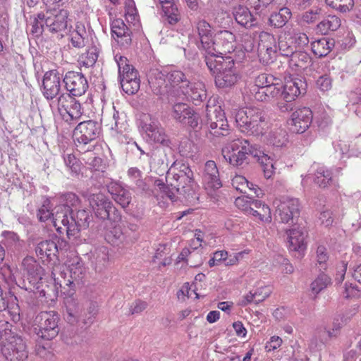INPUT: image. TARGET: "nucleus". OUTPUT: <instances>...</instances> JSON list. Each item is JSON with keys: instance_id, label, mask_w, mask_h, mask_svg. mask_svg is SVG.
<instances>
[{"instance_id": "obj_1", "label": "nucleus", "mask_w": 361, "mask_h": 361, "mask_svg": "<svg viewBox=\"0 0 361 361\" xmlns=\"http://www.w3.org/2000/svg\"><path fill=\"white\" fill-rule=\"evenodd\" d=\"M221 154L226 162L234 167L244 168L252 157L261 164L264 176L269 178L274 171V160L248 140L236 139L226 144L221 149Z\"/></svg>"}, {"instance_id": "obj_2", "label": "nucleus", "mask_w": 361, "mask_h": 361, "mask_svg": "<svg viewBox=\"0 0 361 361\" xmlns=\"http://www.w3.org/2000/svg\"><path fill=\"white\" fill-rule=\"evenodd\" d=\"M265 89H259L254 94L256 100L270 102L278 100L277 106L283 112L293 110V102L300 95L306 92L307 83L302 78H293L286 81L283 85L277 81L273 82Z\"/></svg>"}, {"instance_id": "obj_3", "label": "nucleus", "mask_w": 361, "mask_h": 361, "mask_svg": "<svg viewBox=\"0 0 361 361\" xmlns=\"http://www.w3.org/2000/svg\"><path fill=\"white\" fill-rule=\"evenodd\" d=\"M205 63L214 75L215 84L219 88L231 87L240 79L235 61L231 56H222L216 54L214 56H205Z\"/></svg>"}, {"instance_id": "obj_4", "label": "nucleus", "mask_w": 361, "mask_h": 361, "mask_svg": "<svg viewBox=\"0 0 361 361\" xmlns=\"http://www.w3.org/2000/svg\"><path fill=\"white\" fill-rule=\"evenodd\" d=\"M235 119L240 130L247 135L258 137L266 133V116L260 109L250 107L240 109L235 114Z\"/></svg>"}, {"instance_id": "obj_5", "label": "nucleus", "mask_w": 361, "mask_h": 361, "mask_svg": "<svg viewBox=\"0 0 361 361\" xmlns=\"http://www.w3.org/2000/svg\"><path fill=\"white\" fill-rule=\"evenodd\" d=\"M235 119L240 130L247 135L258 137L266 133V116L260 109L250 107L240 109L235 114Z\"/></svg>"}, {"instance_id": "obj_6", "label": "nucleus", "mask_w": 361, "mask_h": 361, "mask_svg": "<svg viewBox=\"0 0 361 361\" xmlns=\"http://www.w3.org/2000/svg\"><path fill=\"white\" fill-rule=\"evenodd\" d=\"M138 127L148 142L160 143L169 147L171 141L159 120L152 115L142 113L139 116Z\"/></svg>"}, {"instance_id": "obj_7", "label": "nucleus", "mask_w": 361, "mask_h": 361, "mask_svg": "<svg viewBox=\"0 0 361 361\" xmlns=\"http://www.w3.org/2000/svg\"><path fill=\"white\" fill-rule=\"evenodd\" d=\"M176 94V92L169 94L168 102L172 104L171 117L180 124L196 129L199 126L198 114L185 102L178 100V98L175 97Z\"/></svg>"}, {"instance_id": "obj_8", "label": "nucleus", "mask_w": 361, "mask_h": 361, "mask_svg": "<svg viewBox=\"0 0 361 361\" xmlns=\"http://www.w3.org/2000/svg\"><path fill=\"white\" fill-rule=\"evenodd\" d=\"M1 353L8 361H24L28 357L25 341L10 329L1 339Z\"/></svg>"}, {"instance_id": "obj_9", "label": "nucleus", "mask_w": 361, "mask_h": 361, "mask_svg": "<svg viewBox=\"0 0 361 361\" xmlns=\"http://www.w3.org/2000/svg\"><path fill=\"white\" fill-rule=\"evenodd\" d=\"M88 200L95 216L102 220L118 223L121 215L111 201L102 193L91 194Z\"/></svg>"}, {"instance_id": "obj_10", "label": "nucleus", "mask_w": 361, "mask_h": 361, "mask_svg": "<svg viewBox=\"0 0 361 361\" xmlns=\"http://www.w3.org/2000/svg\"><path fill=\"white\" fill-rule=\"evenodd\" d=\"M92 219V216L90 211L77 209L75 212H73L69 214L68 224H60L54 227L60 234L66 233L68 238L71 237L76 238L82 229H86L89 227Z\"/></svg>"}, {"instance_id": "obj_11", "label": "nucleus", "mask_w": 361, "mask_h": 361, "mask_svg": "<svg viewBox=\"0 0 361 361\" xmlns=\"http://www.w3.org/2000/svg\"><path fill=\"white\" fill-rule=\"evenodd\" d=\"M276 218L284 224H294L300 214V204L297 198L283 197L274 201Z\"/></svg>"}, {"instance_id": "obj_12", "label": "nucleus", "mask_w": 361, "mask_h": 361, "mask_svg": "<svg viewBox=\"0 0 361 361\" xmlns=\"http://www.w3.org/2000/svg\"><path fill=\"white\" fill-rule=\"evenodd\" d=\"M101 132L100 125L94 121L89 120L80 122L73 130V139L77 147L85 152V147L99 137Z\"/></svg>"}, {"instance_id": "obj_13", "label": "nucleus", "mask_w": 361, "mask_h": 361, "mask_svg": "<svg viewBox=\"0 0 361 361\" xmlns=\"http://www.w3.org/2000/svg\"><path fill=\"white\" fill-rule=\"evenodd\" d=\"M38 324L37 335L44 340H51L59 333V316L54 311L42 312L36 317Z\"/></svg>"}, {"instance_id": "obj_14", "label": "nucleus", "mask_w": 361, "mask_h": 361, "mask_svg": "<svg viewBox=\"0 0 361 361\" xmlns=\"http://www.w3.org/2000/svg\"><path fill=\"white\" fill-rule=\"evenodd\" d=\"M206 124L209 126L210 133L214 136H226L228 134V121L220 106H207Z\"/></svg>"}, {"instance_id": "obj_15", "label": "nucleus", "mask_w": 361, "mask_h": 361, "mask_svg": "<svg viewBox=\"0 0 361 361\" xmlns=\"http://www.w3.org/2000/svg\"><path fill=\"white\" fill-rule=\"evenodd\" d=\"M170 179H171V185L176 188L178 194L183 195L189 202L198 200V185L194 180L193 174L188 173L187 176H178Z\"/></svg>"}, {"instance_id": "obj_16", "label": "nucleus", "mask_w": 361, "mask_h": 361, "mask_svg": "<svg viewBox=\"0 0 361 361\" xmlns=\"http://www.w3.org/2000/svg\"><path fill=\"white\" fill-rule=\"evenodd\" d=\"M80 200L73 192H67L62 197L61 203L55 207L54 226L60 224H68L69 214L78 209Z\"/></svg>"}, {"instance_id": "obj_17", "label": "nucleus", "mask_w": 361, "mask_h": 361, "mask_svg": "<svg viewBox=\"0 0 361 361\" xmlns=\"http://www.w3.org/2000/svg\"><path fill=\"white\" fill-rule=\"evenodd\" d=\"M61 81L62 74L58 70H50L44 73L40 90L47 100H53L63 91Z\"/></svg>"}, {"instance_id": "obj_18", "label": "nucleus", "mask_w": 361, "mask_h": 361, "mask_svg": "<svg viewBox=\"0 0 361 361\" xmlns=\"http://www.w3.org/2000/svg\"><path fill=\"white\" fill-rule=\"evenodd\" d=\"M39 16L45 20V27L51 33H59L67 28L68 12L66 9L47 11L39 13Z\"/></svg>"}, {"instance_id": "obj_19", "label": "nucleus", "mask_w": 361, "mask_h": 361, "mask_svg": "<svg viewBox=\"0 0 361 361\" xmlns=\"http://www.w3.org/2000/svg\"><path fill=\"white\" fill-rule=\"evenodd\" d=\"M66 90L73 97H80L88 89V82L82 73L68 71L63 78Z\"/></svg>"}, {"instance_id": "obj_20", "label": "nucleus", "mask_w": 361, "mask_h": 361, "mask_svg": "<svg viewBox=\"0 0 361 361\" xmlns=\"http://www.w3.org/2000/svg\"><path fill=\"white\" fill-rule=\"evenodd\" d=\"M203 87V85L201 83H192L189 81L188 85L182 86L180 92L178 89L172 92H176L177 94H175V97L178 98V100L190 101L195 105H199L207 97Z\"/></svg>"}, {"instance_id": "obj_21", "label": "nucleus", "mask_w": 361, "mask_h": 361, "mask_svg": "<svg viewBox=\"0 0 361 361\" xmlns=\"http://www.w3.org/2000/svg\"><path fill=\"white\" fill-rule=\"evenodd\" d=\"M312 121V112L307 107L296 109L293 112L288 124L293 133H302L309 128Z\"/></svg>"}, {"instance_id": "obj_22", "label": "nucleus", "mask_w": 361, "mask_h": 361, "mask_svg": "<svg viewBox=\"0 0 361 361\" xmlns=\"http://www.w3.org/2000/svg\"><path fill=\"white\" fill-rule=\"evenodd\" d=\"M166 69L152 68L147 75L149 86L157 95L167 94L169 100V89H168Z\"/></svg>"}, {"instance_id": "obj_23", "label": "nucleus", "mask_w": 361, "mask_h": 361, "mask_svg": "<svg viewBox=\"0 0 361 361\" xmlns=\"http://www.w3.org/2000/svg\"><path fill=\"white\" fill-rule=\"evenodd\" d=\"M112 37L121 47L128 48L132 44V32L122 19H115L111 26Z\"/></svg>"}, {"instance_id": "obj_24", "label": "nucleus", "mask_w": 361, "mask_h": 361, "mask_svg": "<svg viewBox=\"0 0 361 361\" xmlns=\"http://www.w3.org/2000/svg\"><path fill=\"white\" fill-rule=\"evenodd\" d=\"M288 248L290 251L298 252L299 255H303L306 249L305 238L307 232L304 228L296 227L287 231Z\"/></svg>"}, {"instance_id": "obj_25", "label": "nucleus", "mask_w": 361, "mask_h": 361, "mask_svg": "<svg viewBox=\"0 0 361 361\" xmlns=\"http://www.w3.org/2000/svg\"><path fill=\"white\" fill-rule=\"evenodd\" d=\"M197 30L202 48L207 56H214L216 54L214 42L212 39V32L210 25L205 20H200L197 24Z\"/></svg>"}, {"instance_id": "obj_26", "label": "nucleus", "mask_w": 361, "mask_h": 361, "mask_svg": "<svg viewBox=\"0 0 361 361\" xmlns=\"http://www.w3.org/2000/svg\"><path fill=\"white\" fill-rule=\"evenodd\" d=\"M105 184L108 192L111 194L115 202L123 208L127 207L130 204L132 197L129 190L124 188L119 183L113 180H107Z\"/></svg>"}, {"instance_id": "obj_27", "label": "nucleus", "mask_w": 361, "mask_h": 361, "mask_svg": "<svg viewBox=\"0 0 361 361\" xmlns=\"http://www.w3.org/2000/svg\"><path fill=\"white\" fill-rule=\"evenodd\" d=\"M66 312L65 319L71 324H75L80 320L82 321L83 307L73 298H68L65 300Z\"/></svg>"}, {"instance_id": "obj_28", "label": "nucleus", "mask_w": 361, "mask_h": 361, "mask_svg": "<svg viewBox=\"0 0 361 361\" xmlns=\"http://www.w3.org/2000/svg\"><path fill=\"white\" fill-rule=\"evenodd\" d=\"M89 259L97 271H101L108 264L109 250L106 246H97L90 250Z\"/></svg>"}, {"instance_id": "obj_29", "label": "nucleus", "mask_w": 361, "mask_h": 361, "mask_svg": "<svg viewBox=\"0 0 361 361\" xmlns=\"http://www.w3.org/2000/svg\"><path fill=\"white\" fill-rule=\"evenodd\" d=\"M51 276L54 279L56 288L57 290L60 288L61 291L63 290L67 291L68 288L73 285L66 271V266L57 265L54 267L51 272Z\"/></svg>"}, {"instance_id": "obj_30", "label": "nucleus", "mask_w": 361, "mask_h": 361, "mask_svg": "<svg viewBox=\"0 0 361 361\" xmlns=\"http://www.w3.org/2000/svg\"><path fill=\"white\" fill-rule=\"evenodd\" d=\"M233 15L235 21L246 28L252 27L257 24L256 18L251 13L248 8L237 6L233 8Z\"/></svg>"}, {"instance_id": "obj_31", "label": "nucleus", "mask_w": 361, "mask_h": 361, "mask_svg": "<svg viewBox=\"0 0 361 361\" xmlns=\"http://www.w3.org/2000/svg\"><path fill=\"white\" fill-rule=\"evenodd\" d=\"M71 264L66 267L68 276L73 284L79 283L82 281L86 274V268L83 262L78 257H74L71 260Z\"/></svg>"}, {"instance_id": "obj_32", "label": "nucleus", "mask_w": 361, "mask_h": 361, "mask_svg": "<svg viewBox=\"0 0 361 361\" xmlns=\"http://www.w3.org/2000/svg\"><path fill=\"white\" fill-rule=\"evenodd\" d=\"M204 180L209 187L218 189L222 184L219 178V173L214 161H207L204 167Z\"/></svg>"}, {"instance_id": "obj_33", "label": "nucleus", "mask_w": 361, "mask_h": 361, "mask_svg": "<svg viewBox=\"0 0 361 361\" xmlns=\"http://www.w3.org/2000/svg\"><path fill=\"white\" fill-rule=\"evenodd\" d=\"M59 245L51 240H46L39 243L35 247V252L41 259L47 258L51 259L56 257L59 252Z\"/></svg>"}, {"instance_id": "obj_34", "label": "nucleus", "mask_w": 361, "mask_h": 361, "mask_svg": "<svg viewBox=\"0 0 361 361\" xmlns=\"http://www.w3.org/2000/svg\"><path fill=\"white\" fill-rule=\"evenodd\" d=\"M104 236L106 242L114 246H119L127 241V234L120 225L106 230Z\"/></svg>"}, {"instance_id": "obj_35", "label": "nucleus", "mask_w": 361, "mask_h": 361, "mask_svg": "<svg viewBox=\"0 0 361 361\" xmlns=\"http://www.w3.org/2000/svg\"><path fill=\"white\" fill-rule=\"evenodd\" d=\"M167 73V81L170 85L169 92H173L175 90H179L180 92L182 91V86L188 85L189 80L185 75L180 71L173 70Z\"/></svg>"}, {"instance_id": "obj_36", "label": "nucleus", "mask_w": 361, "mask_h": 361, "mask_svg": "<svg viewBox=\"0 0 361 361\" xmlns=\"http://www.w3.org/2000/svg\"><path fill=\"white\" fill-rule=\"evenodd\" d=\"M24 271L31 281H37L42 279V268L32 257H26L22 262Z\"/></svg>"}, {"instance_id": "obj_37", "label": "nucleus", "mask_w": 361, "mask_h": 361, "mask_svg": "<svg viewBox=\"0 0 361 361\" xmlns=\"http://www.w3.org/2000/svg\"><path fill=\"white\" fill-rule=\"evenodd\" d=\"M89 34L84 25L77 23L75 28L71 33V42L75 48H82L87 45Z\"/></svg>"}, {"instance_id": "obj_38", "label": "nucleus", "mask_w": 361, "mask_h": 361, "mask_svg": "<svg viewBox=\"0 0 361 361\" xmlns=\"http://www.w3.org/2000/svg\"><path fill=\"white\" fill-rule=\"evenodd\" d=\"M269 40L261 39L258 44V56L261 61L264 63H269L273 61V59L275 56L276 50L272 47V42L271 39L273 37H269Z\"/></svg>"}, {"instance_id": "obj_39", "label": "nucleus", "mask_w": 361, "mask_h": 361, "mask_svg": "<svg viewBox=\"0 0 361 361\" xmlns=\"http://www.w3.org/2000/svg\"><path fill=\"white\" fill-rule=\"evenodd\" d=\"M334 46L333 39L323 37L311 44L312 51L319 58L327 56Z\"/></svg>"}, {"instance_id": "obj_40", "label": "nucleus", "mask_w": 361, "mask_h": 361, "mask_svg": "<svg viewBox=\"0 0 361 361\" xmlns=\"http://www.w3.org/2000/svg\"><path fill=\"white\" fill-rule=\"evenodd\" d=\"M292 13L288 7H283L278 12L271 14L269 22L271 26L280 28L283 27L290 19Z\"/></svg>"}, {"instance_id": "obj_41", "label": "nucleus", "mask_w": 361, "mask_h": 361, "mask_svg": "<svg viewBox=\"0 0 361 361\" xmlns=\"http://www.w3.org/2000/svg\"><path fill=\"white\" fill-rule=\"evenodd\" d=\"M119 81L123 92L129 95L135 94L140 89L138 72H133L129 78H124Z\"/></svg>"}, {"instance_id": "obj_42", "label": "nucleus", "mask_w": 361, "mask_h": 361, "mask_svg": "<svg viewBox=\"0 0 361 361\" xmlns=\"http://www.w3.org/2000/svg\"><path fill=\"white\" fill-rule=\"evenodd\" d=\"M314 171V182L320 188H326L332 180L331 172L324 166H312Z\"/></svg>"}, {"instance_id": "obj_43", "label": "nucleus", "mask_w": 361, "mask_h": 361, "mask_svg": "<svg viewBox=\"0 0 361 361\" xmlns=\"http://www.w3.org/2000/svg\"><path fill=\"white\" fill-rule=\"evenodd\" d=\"M341 24V19L335 15H329L317 25V30L322 35L338 30Z\"/></svg>"}, {"instance_id": "obj_44", "label": "nucleus", "mask_w": 361, "mask_h": 361, "mask_svg": "<svg viewBox=\"0 0 361 361\" xmlns=\"http://www.w3.org/2000/svg\"><path fill=\"white\" fill-rule=\"evenodd\" d=\"M114 59L118 68V79L124 78H129L130 73L133 72H137V71L130 64L128 59L123 56L116 54Z\"/></svg>"}, {"instance_id": "obj_45", "label": "nucleus", "mask_w": 361, "mask_h": 361, "mask_svg": "<svg viewBox=\"0 0 361 361\" xmlns=\"http://www.w3.org/2000/svg\"><path fill=\"white\" fill-rule=\"evenodd\" d=\"M100 48L97 41H92L90 46H88V49L85 54L81 56L82 63L86 67L92 66L97 61Z\"/></svg>"}, {"instance_id": "obj_46", "label": "nucleus", "mask_w": 361, "mask_h": 361, "mask_svg": "<svg viewBox=\"0 0 361 361\" xmlns=\"http://www.w3.org/2000/svg\"><path fill=\"white\" fill-rule=\"evenodd\" d=\"M132 190L137 195L149 197L154 194L151 186V178L145 176L139 181H137L132 187Z\"/></svg>"}, {"instance_id": "obj_47", "label": "nucleus", "mask_w": 361, "mask_h": 361, "mask_svg": "<svg viewBox=\"0 0 361 361\" xmlns=\"http://www.w3.org/2000/svg\"><path fill=\"white\" fill-rule=\"evenodd\" d=\"M290 64L301 68H306L312 63L310 54L302 50H296L289 59Z\"/></svg>"}, {"instance_id": "obj_48", "label": "nucleus", "mask_w": 361, "mask_h": 361, "mask_svg": "<svg viewBox=\"0 0 361 361\" xmlns=\"http://www.w3.org/2000/svg\"><path fill=\"white\" fill-rule=\"evenodd\" d=\"M267 142L276 147H281L288 142V135L285 130L277 129L269 133Z\"/></svg>"}, {"instance_id": "obj_49", "label": "nucleus", "mask_w": 361, "mask_h": 361, "mask_svg": "<svg viewBox=\"0 0 361 361\" xmlns=\"http://www.w3.org/2000/svg\"><path fill=\"white\" fill-rule=\"evenodd\" d=\"M188 173L193 174V172L190 169L189 165L181 161H176L172 164L168 171L167 180L170 179V175H172V178H175V176H187Z\"/></svg>"}, {"instance_id": "obj_50", "label": "nucleus", "mask_w": 361, "mask_h": 361, "mask_svg": "<svg viewBox=\"0 0 361 361\" xmlns=\"http://www.w3.org/2000/svg\"><path fill=\"white\" fill-rule=\"evenodd\" d=\"M188 173L193 174V172L190 169L189 165L181 161H176L172 164L168 171L167 180L170 179V175H172V178H175V176H187Z\"/></svg>"}, {"instance_id": "obj_51", "label": "nucleus", "mask_w": 361, "mask_h": 361, "mask_svg": "<svg viewBox=\"0 0 361 361\" xmlns=\"http://www.w3.org/2000/svg\"><path fill=\"white\" fill-rule=\"evenodd\" d=\"M82 159L90 170L94 171H104L105 166L103 164V159L96 156L94 152H90L85 154Z\"/></svg>"}, {"instance_id": "obj_52", "label": "nucleus", "mask_w": 361, "mask_h": 361, "mask_svg": "<svg viewBox=\"0 0 361 361\" xmlns=\"http://www.w3.org/2000/svg\"><path fill=\"white\" fill-rule=\"evenodd\" d=\"M168 182L169 180L166 179ZM171 179H169V184H165L162 180L157 179L154 181V185L159 188L162 197H166L172 202L176 200V194H178L176 188L171 185Z\"/></svg>"}, {"instance_id": "obj_53", "label": "nucleus", "mask_w": 361, "mask_h": 361, "mask_svg": "<svg viewBox=\"0 0 361 361\" xmlns=\"http://www.w3.org/2000/svg\"><path fill=\"white\" fill-rule=\"evenodd\" d=\"M331 283V278L322 272L311 283V290L315 294L319 293Z\"/></svg>"}, {"instance_id": "obj_54", "label": "nucleus", "mask_w": 361, "mask_h": 361, "mask_svg": "<svg viewBox=\"0 0 361 361\" xmlns=\"http://www.w3.org/2000/svg\"><path fill=\"white\" fill-rule=\"evenodd\" d=\"M329 258V252L324 245H319L316 250V266L319 271L326 270Z\"/></svg>"}, {"instance_id": "obj_55", "label": "nucleus", "mask_w": 361, "mask_h": 361, "mask_svg": "<svg viewBox=\"0 0 361 361\" xmlns=\"http://www.w3.org/2000/svg\"><path fill=\"white\" fill-rule=\"evenodd\" d=\"M326 4L341 13L351 11L354 6L353 0H325Z\"/></svg>"}, {"instance_id": "obj_56", "label": "nucleus", "mask_w": 361, "mask_h": 361, "mask_svg": "<svg viewBox=\"0 0 361 361\" xmlns=\"http://www.w3.org/2000/svg\"><path fill=\"white\" fill-rule=\"evenodd\" d=\"M63 161L66 166L68 169L73 176L79 175L81 170V164L74 154H63Z\"/></svg>"}, {"instance_id": "obj_57", "label": "nucleus", "mask_w": 361, "mask_h": 361, "mask_svg": "<svg viewBox=\"0 0 361 361\" xmlns=\"http://www.w3.org/2000/svg\"><path fill=\"white\" fill-rule=\"evenodd\" d=\"M37 216L41 222H44L52 217L53 224L54 225L55 209L54 212L51 211V202L49 199H46L41 207L38 209Z\"/></svg>"}, {"instance_id": "obj_58", "label": "nucleus", "mask_w": 361, "mask_h": 361, "mask_svg": "<svg viewBox=\"0 0 361 361\" xmlns=\"http://www.w3.org/2000/svg\"><path fill=\"white\" fill-rule=\"evenodd\" d=\"M279 51L281 55L286 57H290L297 50L295 49V46H293V44L290 37H281L278 43Z\"/></svg>"}, {"instance_id": "obj_59", "label": "nucleus", "mask_w": 361, "mask_h": 361, "mask_svg": "<svg viewBox=\"0 0 361 361\" xmlns=\"http://www.w3.org/2000/svg\"><path fill=\"white\" fill-rule=\"evenodd\" d=\"M278 80L271 75L267 73H262L257 76L255 79V87L252 90L253 94L255 93L259 89H265L270 84H273V82L277 81Z\"/></svg>"}, {"instance_id": "obj_60", "label": "nucleus", "mask_w": 361, "mask_h": 361, "mask_svg": "<svg viewBox=\"0 0 361 361\" xmlns=\"http://www.w3.org/2000/svg\"><path fill=\"white\" fill-rule=\"evenodd\" d=\"M71 121H78L83 114L80 103L75 98L71 101V103L66 110Z\"/></svg>"}, {"instance_id": "obj_61", "label": "nucleus", "mask_w": 361, "mask_h": 361, "mask_svg": "<svg viewBox=\"0 0 361 361\" xmlns=\"http://www.w3.org/2000/svg\"><path fill=\"white\" fill-rule=\"evenodd\" d=\"M162 9L165 13V16L167 17V20L169 24L175 25L180 20V13L175 4H171L169 6L163 5Z\"/></svg>"}, {"instance_id": "obj_62", "label": "nucleus", "mask_w": 361, "mask_h": 361, "mask_svg": "<svg viewBox=\"0 0 361 361\" xmlns=\"http://www.w3.org/2000/svg\"><path fill=\"white\" fill-rule=\"evenodd\" d=\"M73 96H72L70 93L63 92V91L60 92L59 95L55 98L56 99V108L60 114H62L63 111L65 112L67 110L71 101L73 100Z\"/></svg>"}, {"instance_id": "obj_63", "label": "nucleus", "mask_w": 361, "mask_h": 361, "mask_svg": "<svg viewBox=\"0 0 361 361\" xmlns=\"http://www.w3.org/2000/svg\"><path fill=\"white\" fill-rule=\"evenodd\" d=\"M233 187L240 192L245 194L249 197L251 194L248 192L247 188L249 181L243 176H235L231 180Z\"/></svg>"}, {"instance_id": "obj_64", "label": "nucleus", "mask_w": 361, "mask_h": 361, "mask_svg": "<svg viewBox=\"0 0 361 361\" xmlns=\"http://www.w3.org/2000/svg\"><path fill=\"white\" fill-rule=\"evenodd\" d=\"M98 312V306L95 302H90L86 310L83 309L82 322L85 325H91Z\"/></svg>"}]
</instances>
